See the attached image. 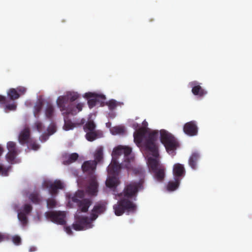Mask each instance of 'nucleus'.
I'll return each instance as SVG.
<instances>
[{
    "mask_svg": "<svg viewBox=\"0 0 252 252\" xmlns=\"http://www.w3.org/2000/svg\"><path fill=\"white\" fill-rule=\"evenodd\" d=\"M94 160L96 161L97 164L103 160V148L102 147H99L97 148L94 153Z\"/></svg>",
    "mask_w": 252,
    "mask_h": 252,
    "instance_id": "obj_21",
    "label": "nucleus"
},
{
    "mask_svg": "<svg viewBox=\"0 0 252 252\" xmlns=\"http://www.w3.org/2000/svg\"><path fill=\"white\" fill-rule=\"evenodd\" d=\"M0 174L4 175H8V169L4 167L1 164H0Z\"/></svg>",
    "mask_w": 252,
    "mask_h": 252,
    "instance_id": "obj_43",
    "label": "nucleus"
},
{
    "mask_svg": "<svg viewBox=\"0 0 252 252\" xmlns=\"http://www.w3.org/2000/svg\"><path fill=\"white\" fill-rule=\"evenodd\" d=\"M131 151L130 147L121 146L113 150L111 163L107 169L109 175L106 181V185L107 187L115 189L120 184L118 176L121 168H125L129 169L131 168L130 162L133 160V158L130 157Z\"/></svg>",
    "mask_w": 252,
    "mask_h": 252,
    "instance_id": "obj_1",
    "label": "nucleus"
},
{
    "mask_svg": "<svg viewBox=\"0 0 252 252\" xmlns=\"http://www.w3.org/2000/svg\"><path fill=\"white\" fill-rule=\"evenodd\" d=\"M46 218L51 221L61 225L66 223L65 220L66 214L64 212L51 211L45 213Z\"/></svg>",
    "mask_w": 252,
    "mask_h": 252,
    "instance_id": "obj_8",
    "label": "nucleus"
},
{
    "mask_svg": "<svg viewBox=\"0 0 252 252\" xmlns=\"http://www.w3.org/2000/svg\"><path fill=\"white\" fill-rule=\"evenodd\" d=\"M124 128L120 126H115L113 129V133L114 134H120L124 132Z\"/></svg>",
    "mask_w": 252,
    "mask_h": 252,
    "instance_id": "obj_40",
    "label": "nucleus"
},
{
    "mask_svg": "<svg viewBox=\"0 0 252 252\" xmlns=\"http://www.w3.org/2000/svg\"><path fill=\"white\" fill-rule=\"evenodd\" d=\"M75 222L72 224L73 229L76 231H80L84 229L92 227V220L88 217L76 215L75 216Z\"/></svg>",
    "mask_w": 252,
    "mask_h": 252,
    "instance_id": "obj_7",
    "label": "nucleus"
},
{
    "mask_svg": "<svg viewBox=\"0 0 252 252\" xmlns=\"http://www.w3.org/2000/svg\"><path fill=\"white\" fill-rule=\"evenodd\" d=\"M7 148L8 151H17L16 143L14 142H8L7 144Z\"/></svg>",
    "mask_w": 252,
    "mask_h": 252,
    "instance_id": "obj_32",
    "label": "nucleus"
},
{
    "mask_svg": "<svg viewBox=\"0 0 252 252\" xmlns=\"http://www.w3.org/2000/svg\"><path fill=\"white\" fill-rule=\"evenodd\" d=\"M18 218L23 225H25L28 223L27 214L24 212H20L18 214Z\"/></svg>",
    "mask_w": 252,
    "mask_h": 252,
    "instance_id": "obj_28",
    "label": "nucleus"
},
{
    "mask_svg": "<svg viewBox=\"0 0 252 252\" xmlns=\"http://www.w3.org/2000/svg\"><path fill=\"white\" fill-rule=\"evenodd\" d=\"M79 96V95L77 93L69 92L67 93L66 95L60 96L58 97L57 103L61 111L63 112V114L75 115L82 111L84 106L83 103H79L77 105H74L72 103H68L69 100L72 102L78 99Z\"/></svg>",
    "mask_w": 252,
    "mask_h": 252,
    "instance_id": "obj_4",
    "label": "nucleus"
},
{
    "mask_svg": "<svg viewBox=\"0 0 252 252\" xmlns=\"http://www.w3.org/2000/svg\"><path fill=\"white\" fill-rule=\"evenodd\" d=\"M49 134H43L40 137V140L42 142H45L49 138Z\"/></svg>",
    "mask_w": 252,
    "mask_h": 252,
    "instance_id": "obj_45",
    "label": "nucleus"
},
{
    "mask_svg": "<svg viewBox=\"0 0 252 252\" xmlns=\"http://www.w3.org/2000/svg\"><path fill=\"white\" fill-rule=\"evenodd\" d=\"M143 125L144 126H147L148 124H147V122H146L145 121H144L143 122Z\"/></svg>",
    "mask_w": 252,
    "mask_h": 252,
    "instance_id": "obj_51",
    "label": "nucleus"
},
{
    "mask_svg": "<svg viewBox=\"0 0 252 252\" xmlns=\"http://www.w3.org/2000/svg\"><path fill=\"white\" fill-rule=\"evenodd\" d=\"M160 141L164 145L167 152L169 154H175L174 151L178 146V143L175 138L165 130L160 131Z\"/></svg>",
    "mask_w": 252,
    "mask_h": 252,
    "instance_id": "obj_6",
    "label": "nucleus"
},
{
    "mask_svg": "<svg viewBox=\"0 0 252 252\" xmlns=\"http://www.w3.org/2000/svg\"><path fill=\"white\" fill-rule=\"evenodd\" d=\"M55 109L53 106L51 104H48L45 109L46 117L49 119H51L54 115Z\"/></svg>",
    "mask_w": 252,
    "mask_h": 252,
    "instance_id": "obj_25",
    "label": "nucleus"
},
{
    "mask_svg": "<svg viewBox=\"0 0 252 252\" xmlns=\"http://www.w3.org/2000/svg\"><path fill=\"white\" fill-rule=\"evenodd\" d=\"M43 106V102L41 101H39L37 102L35 105L34 106V115L36 116V115L37 114L41 111Z\"/></svg>",
    "mask_w": 252,
    "mask_h": 252,
    "instance_id": "obj_33",
    "label": "nucleus"
},
{
    "mask_svg": "<svg viewBox=\"0 0 252 252\" xmlns=\"http://www.w3.org/2000/svg\"><path fill=\"white\" fill-rule=\"evenodd\" d=\"M7 95L10 99L14 100L20 97L17 90L14 88L10 89L7 92Z\"/></svg>",
    "mask_w": 252,
    "mask_h": 252,
    "instance_id": "obj_23",
    "label": "nucleus"
},
{
    "mask_svg": "<svg viewBox=\"0 0 252 252\" xmlns=\"http://www.w3.org/2000/svg\"><path fill=\"white\" fill-rule=\"evenodd\" d=\"M146 132L147 129L145 127L138 128L136 131L134 132L133 134L134 141L137 145H138L141 144Z\"/></svg>",
    "mask_w": 252,
    "mask_h": 252,
    "instance_id": "obj_16",
    "label": "nucleus"
},
{
    "mask_svg": "<svg viewBox=\"0 0 252 252\" xmlns=\"http://www.w3.org/2000/svg\"><path fill=\"white\" fill-rule=\"evenodd\" d=\"M85 193L83 190H78L71 198L72 201L76 204L78 210L86 213L92 205L93 201L91 198H85Z\"/></svg>",
    "mask_w": 252,
    "mask_h": 252,
    "instance_id": "obj_5",
    "label": "nucleus"
},
{
    "mask_svg": "<svg viewBox=\"0 0 252 252\" xmlns=\"http://www.w3.org/2000/svg\"><path fill=\"white\" fill-rule=\"evenodd\" d=\"M98 183L96 181L95 176H93L91 179L89 184L87 188L86 191L91 195H96L98 191Z\"/></svg>",
    "mask_w": 252,
    "mask_h": 252,
    "instance_id": "obj_13",
    "label": "nucleus"
},
{
    "mask_svg": "<svg viewBox=\"0 0 252 252\" xmlns=\"http://www.w3.org/2000/svg\"><path fill=\"white\" fill-rule=\"evenodd\" d=\"M16 89L17 90L18 94H19V96L24 95L27 91V89L23 86H19Z\"/></svg>",
    "mask_w": 252,
    "mask_h": 252,
    "instance_id": "obj_38",
    "label": "nucleus"
},
{
    "mask_svg": "<svg viewBox=\"0 0 252 252\" xmlns=\"http://www.w3.org/2000/svg\"><path fill=\"white\" fill-rule=\"evenodd\" d=\"M86 138L89 141H93L97 137V134L95 131L87 132Z\"/></svg>",
    "mask_w": 252,
    "mask_h": 252,
    "instance_id": "obj_27",
    "label": "nucleus"
},
{
    "mask_svg": "<svg viewBox=\"0 0 252 252\" xmlns=\"http://www.w3.org/2000/svg\"><path fill=\"white\" fill-rule=\"evenodd\" d=\"M199 155L196 152L193 153L189 159V164L193 169L197 168V162L199 158Z\"/></svg>",
    "mask_w": 252,
    "mask_h": 252,
    "instance_id": "obj_19",
    "label": "nucleus"
},
{
    "mask_svg": "<svg viewBox=\"0 0 252 252\" xmlns=\"http://www.w3.org/2000/svg\"><path fill=\"white\" fill-rule=\"evenodd\" d=\"M183 130L185 134L189 136H195L198 133V126L195 121H191L186 123L183 127Z\"/></svg>",
    "mask_w": 252,
    "mask_h": 252,
    "instance_id": "obj_10",
    "label": "nucleus"
},
{
    "mask_svg": "<svg viewBox=\"0 0 252 252\" xmlns=\"http://www.w3.org/2000/svg\"><path fill=\"white\" fill-rule=\"evenodd\" d=\"M85 96L89 98L88 100V104L90 108L94 107L98 104L103 106L104 100L106 99L105 96L103 94H98L90 92L86 93Z\"/></svg>",
    "mask_w": 252,
    "mask_h": 252,
    "instance_id": "obj_9",
    "label": "nucleus"
},
{
    "mask_svg": "<svg viewBox=\"0 0 252 252\" xmlns=\"http://www.w3.org/2000/svg\"><path fill=\"white\" fill-rule=\"evenodd\" d=\"M34 126L38 132L42 131L44 127L43 124L39 121L36 122L34 123Z\"/></svg>",
    "mask_w": 252,
    "mask_h": 252,
    "instance_id": "obj_37",
    "label": "nucleus"
},
{
    "mask_svg": "<svg viewBox=\"0 0 252 252\" xmlns=\"http://www.w3.org/2000/svg\"><path fill=\"white\" fill-rule=\"evenodd\" d=\"M56 130V127L54 124L50 125L47 128V130L49 135L53 134L54 132H55Z\"/></svg>",
    "mask_w": 252,
    "mask_h": 252,
    "instance_id": "obj_42",
    "label": "nucleus"
},
{
    "mask_svg": "<svg viewBox=\"0 0 252 252\" xmlns=\"http://www.w3.org/2000/svg\"><path fill=\"white\" fill-rule=\"evenodd\" d=\"M181 180L177 179H174V181H170L168 182L167 189L169 191H174L176 190L180 185Z\"/></svg>",
    "mask_w": 252,
    "mask_h": 252,
    "instance_id": "obj_22",
    "label": "nucleus"
},
{
    "mask_svg": "<svg viewBox=\"0 0 252 252\" xmlns=\"http://www.w3.org/2000/svg\"><path fill=\"white\" fill-rule=\"evenodd\" d=\"M49 191L52 196L56 195L58 193L59 189L63 188V183L60 180H56L54 183L49 186Z\"/></svg>",
    "mask_w": 252,
    "mask_h": 252,
    "instance_id": "obj_17",
    "label": "nucleus"
},
{
    "mask_svg": "<svg viewBox=\"0 0 252 252\" xmlns=\"http://www.w3.org/2000/svg\"><path fill=\"white\" fill-rule=\"evenodd\" d=\"M78 154L74 153L70 155H65L64 158L65 159L63 160V163L65 165H68L72 162H75L78 158Z\"/></svg>",
    "mask_w": 252,
    "mask_h": 252,
    "instance_id": "obj_20",
    "label": "nucleus"
},
{
    "mask_svg": "<svg viewBox=\"0 0 252 252\" xmlns=\"http://www.w3.org/2000/svg\"><path fill=\"white\" fill-rule=\"evenodd\" d=\"M32 206L30 204H25L23 209L24 213L27 215L29 214L32 211Z\"/></svg>",
    "mask_w": 252,
    "mask_h": 252,
    "instance_id": "obj_39",
    "label": "nucleus"
},
{
    "mask_svg": "<svg viewBox=\"0 0 252 252\" xmlns=\"http://www.w3.org/2000/svg\"><path fill=\"white\" fill-rule=\"evenodd\" d=\"M7 102V99L4 96L0 95V104H4Z\"/></svg>",
    "mask_w": 252,
    "mask_h": 252,
    "instance_id": "obj_44",
    "label": "nucleus"
},
{
    "mask_svg": "<svg viewBox=\"0 0 252 252\" xmlns=\"http://www.w3.org/2000/svg\"><path fill=\"white\" fill-rule=\"evenodd\" d=\"M65 230L66 233L69 235L72 234V232L71 228L69 226H66L65 227Z\"/></svg>",
    "mask_w": 252,
    "mask_h": 252,
    "instance_id": "obj_46",
    "label": "nucleus"
},
{
    "mask_svg": "<svg viewBox=\"0 0 252 252\" xmlns=\"http://www.w3.org/2000/svg\"><path fill=\"white\" fill-rule=\"evenodd\" d=\"M144 180L139 182H131L126 185L122 192L118 194V196L122 197L113 206L115 214L120 216L125 212L134 213L136 210V205L129 199L135 197L139 189H143Z\"/></svg>",
    "mask_w": 252,
    "mask_h": 252,
    "instance_id": "obj_3",
    "label": "nucleus"
},
{
    "mask_svg": "<svg viewBox=\"0 0 252 252\" xmlns=\"http://www.w3.org/2000/svg\"><path fill=\"white\" fill-rule=\"evenodd\" d=\"M16 104L15 102H13L11 104H8L5 105V109H8V110L12 111L15 110L16 108Z\"/></svg>",
    "mask_w": 252,
    "mask_h": 252,
    "instance_id": "obj_41",
    "label": "nucleus"
},
{
    "mask_svg": "<svg viewBox=\"0 0 252 252\" xmlns=\"http://www.w3.org/2000/svg\"><path fill=\"white\" fill-rule=\"evenodd\" d=\"M31 132L29 127H25L19 134L18 140L20 143L22 145L27 144L31 140L30 137Z\"/></svg>",
    "mask_w": 252,
    "mask_h": 252,
    "instance_id": "obj_15",
    "label": "nucleus"
},
{
    "mask_svg": "<svg viewBox=\"0 0 252 252\" xmlns=\"http://www.w3.org/2000/svg\"><path fill=\"white\" fill-rule=\"evenodd\" d=\"M17 154V151H8L6 158L8 161L12 162L15 159Z\"/></svg>",
    "mask_w": 252,
    "mask_h": 252,
    "instance_id": "obj_29",
    "label": "nucleus"
},
{
    "mask_svg": "<svg viewBox=\"0 0 252 252\" xmlns=\"http://www.w3.org/2000/svg\"><path fill=\"white\" fill-rule=\"evenodd\" d=\"M57 201L54 198H50L47 199V207L52 209L55 208L57 205Z\"/></svg>",
    "mask_w": 252,
    "mask_h": 252,
    "instance_id": "obj_30",
    "label": "nucleus"
},
{
    "mask_svg": "<svg viewBox=\"0 0 252 252\" xmlns=\"http://www.w3.org/2000/svg\"><path fill=\"white\" fill-rule=\"evenodd\" d=\"M190 85L192 87L191 92L194 95L203 96L207 94V92L202 89V87L198 84L197 82H191L190 83Z\"/></svg>",
    "mask_w": 252,
    "mask_h": 252,
    "instance_id": "obj_18",
    "label": "nucleus"
},
{
    "mask_svg": "<svg viewBox=\"0 0 252 252\" xmlns=\"http://www.w3.org/2000/svg\"><path fill=\"white\" fill-rule=\"evenodd\" d=\"M74 125L70 121H66L65 119H64V125L63 128L65 130L72 129L74 128Z\"/></svg>",
    "mask_w": 252,
    "mask_h": 252,
    "instance_id": "obj_31",
    "label": "nucleus"
},
{
    "mask_svg": "<svg viewBox=\"0 0 252 252\" xmlns=\"http://www.w3.org/2000/svg\"><path fill=\"white\" fill-rule=\"evenodd\" d=\"M186 171L184 166L180 163H176L173 166V174L174 179H177L181 180L182 178L185 175Z\"/></svg>",
    "mask_w": 252,
    "mask_h": 252,
    "instance_id": "obj_14",
    "label": "nucleus"
},
{
    "mask_svg": "<svg viewBox=\"0 0 252 252\" xmlns=\"http://www.w3.org/2000/svg\"><path fill=\"white\" fill-rule=\"evenodd\" d=\"M96 126L93 121H88L84 126V130L87 132L95 131Z\"/></svg>",
    "mask_w": 252,
    "mask_h": 252,
    "instance_id": "obj_24",
    "label": "nucleus"
},
{
    "mask_svg": "<svg viewBox=\"0 0 252 252\" xmlns=\"http://www.w3.org/2000/svg\"><path fill=\"white\" fill-rule=\"evenodd\" d=\"M27 144H28L29 146L31 147V148L33 150H37L40 147L38 144L35 142L33 141L32 139H31Z\"/></svg>",
    "mask_w": 252,
    "mask_h": 252,
    "instance_id": "obj_34",
    "label": "nucleus"
},
{
    "mask_svg": "<svg viewBox=\"0 0 252 252\" xmlns=\"http://www.w3.org/2000/svg\"><path fill=\"white\" fill-rule=\"evenodd\" d=\"M11 240L13 243L17 246H19L21 244V239L18 235H14L12 236Z\"/></svg>",
    "mask_w": 252,
    "mask_h": 252,
    "instance_id": "obj_35",
    "label": "nucleus"
},
{
    "mask_svg": "<svg viewBox=\"0 0 252 252\" xmlns=\"http://www.w3.org/2000/svg\"><path fill=\"white\" fill-rule=\"evenodd\" d=\"M35 251V248H31L30 250V252H32V251Z\"/></svg>",
    "mask_w": 252,
    "mask_h": 252,
    "instance_id": "obj_52",
    "label": "nucleus"
},
{
    "mask_svg": "<svg viewBox=\"0 0 252 252\" xmlns=\"http://www.w3.org/2000/svg\"><path fill=\"white\" fill-rule=\"evenodd\" d=\"M138 171L140 173V174H143V172H144V171L142 169V168H140L139 169H138Z\"/></svg>",
    "mask_w": 252,
    "mask_h": 252,
    "instance_id": "obj_50",
    "label": "nucleus"
},
{
    "mask_svg": "<svg viewBox=\"0 0 252 252\" xmlns=\"http://www.w3.org/2000/svg\"><path fill=\"white\" fill-rule=\"evenodd\" d=\"M30 200L35 204H39L40 202V198L38 193L33 192L31 193L29 196Z\"/></svg>",
    "mask_w": 252,
    "mask_h": 252,
    "instance_id": "obj_26",
    "label": "nucleus"
},
{
    "mask_svg": "<svg viewBox=\"0 0 252 252\" xmlns=\"http://www.w3.org/2000/svg\"><path fill=\"white\" fill-rule=\"evenodd\" d=\"M3 152V149L2 147L0 145V157L1 156L2 153Z\"/></svg>",
    "mask_w": 252,
    "mask_h": 252,
    "instance_id": "obj_49",
    "label": "nucleus"
},
{
    "mask_svg": "<svg viewBox=\"0 0 252 252\" xmlns=\"http://www.w3.org/2000/svg\"><path fill=\"white\" fill-rule=\"evenodd\" d=\"M158 137V131H153L150 132L145 141L146 149L155 158L149 157L148 165L149 171L153 175L154 179L158 182H162L165 177V167L160 163L158 158L159 156L158 147L156 141Z\"/></svg>",
    "mask_w": 252,
    "mask_h": 252,
    "instance_id": "obj_2",
    "label": "nucleus"
},
{
    "mask_svg": "<svg viewBox=\"0 0 252 252\" xmlns=\"http://www.w3.org/2000/svg\"><path fill=\"white\" fill-rule=\"evenodd\" d=\"M106 209V203L99 202L96 204L92 210L91 214V220H95L99 215L103 213L105 211Z\"/></svg>",
    "mask_w": 252,
    "mask_h": 252,
    "instance_id": "obj_11",
    "label": "nucleus"
},
{
    "mask_svg": "<svg viewBox=\"0 0 252 252\" xmlns=\"http://www.w3.org/2000/svg\"><path fill=\"white\" fill-rule=\"evenodd\" d=\"M106 105H108L110 110H113L117 107V102L116 100L112 99L108 102L106 103Z\"/></svg>",
    "mask_w": 252,
    "mask_h": 252,
    "instance_id": "obj_36",
    "label": "nucleus"
},
{
    "mask_svg": "<svg viewBox=\"0 0 252 252\" xmlns=\"http://www.w3.org/2000/svg\"><path fill=\"white\" fill-rule=\"evenodd\" d=\"M97 163L94 160H88L85 161L82 165V169L84 172L89 175L94 176V175L96 169Z\"/></svg>",
    "mask_w": 252,
    "mask_h": 252,
    "instance_id": "obj_12",
    "label": "nucleus"
},
{
    "mask_svg": "<svg viewBox=\"0 0 252 252\" xmlns=\"http://www.w3.org/2000/svg\"><path fill=\"white\" fill-rule=\"evenodd\" d=\"M139 125L137 123H134L132 124V127L135 129L137 130L138 129V128L139 127Z\"/></svg>",
    "mask_w": 252,
    "mask_h": 252,
    "instance_id": "obj_48",
    "label": "nucleus"
},
{
    "mask_svg": "<svg viewBox=\"0 0 252 252\" xmlns=\"http://www.w3.org/2000/svg\"><path fill=\"white\" fill-rule=\"evenodd\" d=\"M5 239V236L2 233L0 232V243L3 242Z\"/></svg>",
    "mask_w": 252,
    "mask_h": 252,
    "instance_id": "obj_47",
    "label": "nucleus"
}]
</instances>
